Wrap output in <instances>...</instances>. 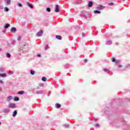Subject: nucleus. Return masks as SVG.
I'll return each instance as SVG.
<instances>
[{
	"label": "nucleus",
	"instance_id": "7ed1b4c3",
	"mask_svg": "<svg viewBox=\"0 0 130 130\" xmlns=\"http://www.w3.org/2000/svg\"><path fill=\"white\" fill-rule=\"evenodd\" d=\"M105 7H104L102 5H99L97 8V10H99V11H101V10H103Z\"/></svg>",
	"mask_w": 130,
	"mask_h": 130
},
{
	"label": "nucleus",
	"instance_id": "4468645a",
	"mask_svg": "<svg viewBox=\"0 0 130 130\" xmlns=\"http://www.w3.org/2000/svg\"><path fill=\"white\" fill-rule=\"evenodd\" d=\"M5 72V69L3 67H0V73H4Z\"/></svg>",
	"mask_w": 130,
	"mask_h": 130
},
{
	"label": "nucleus",
	"instance_id": "dca6fc26",
	"mask_svg": "<svg viewBox=\"0 0 130 130\" xmlns=\"http://www.w3.org/2000/svg\"><path fill=\"white\" fill-rule=\"evenodd\" d=\"M56 38L58 40H61V36H56Z\"/></svg>",
	"mask_w": 130,
	"mask_h": 130
},
{
	"label": "nucleus",
	"instance_id": "1a4fd4ad",
	"mask_svg": "<svg viewBox=\"0 0 130 130\" xmlns=\"http://www.w3.org/2000/svg\"><path fill=\"white\" fill-rule=\"evenodd\" d=\"M92 6H93V2H92V1H90L89 3H88V7L89 8H91L92 7Z\"/></svg>",
	"mask_w": 130,
	"mask_h": 130
},
{
	"label": "nucleus",
	"instance_id": "423d86ee",
	"mask_svg": "<svg viewBox=\"0 0 130 130\" xmlns=\"http://www.w3.org/2000/svg\"><path fill=\"white\" fill-rule=\"evenodd\" d=\"M13 100V96H9L7 99L6 101H7V102H10V101H11V100Z\"/></svg>",
	"mask_w": 130,
	"mask_h": 130
},
{
	"label": "nucleus",
	"instance_id": "3c124183",
	"mask_svg": "<svg viewBox=\"0 0 130 130\" xmlns=\"http://www.w3.org/2000/svg\"><path fill=\"white\" fill-rule=\"evenodd\" d=\"M123 1H124V0H123Z\"/></svg>",
	"mask_w": 130,
	"mask_h": 130
},
{
	"label": "nucleus",
	"instance_id": "ea45409f",
	"mask_svg": "<svg viewBox=\"0 0 130 130\" xmlns=\"http://www.w3.org/2000/svg\"><path fill=\"white\" fill-rule=\"evenodd\" d=\"M3 91V89L2 87H0V92H2Z\"/></svg>",
	"mask_w": 130,
	"mask_h": 130
},
{
	"label": "nucleus",
	"instance_id": "2f4dec72",
	"mask_svg": "<svg viewBox=\"0 0 130 130\" xmlns=\"http://www.w3.org/2000/svg\"><path fill=\"white\" fill-rule=\"evenodd\" d=\"M114 4L113 3H110L108 4L109 6H113Z\"/></svg>",
	"mask_w": 130,
	"mask_h": 130
},
{
	"label": "nucleus",
	"instance_id": "09e8293b",
	"mask_svg": "<svg viewBox=\"0 0 130 130\" xmlns=\"http://www.w3.org/2000/svg\"><path fill=\"white\" fill-rule=\"evenodd\" d=\"M2 50H3V49H2L1 48H0V51H2Z\"/></svg>",
	"mask_w": 130,
	"mask_h": 130
},
{
	"label": "nucleus",
	"instance_id": "f8f14e48",
	"mask_svg": "<svg viewBox=\"0 0 130 130\" xmlns=\"http://www.w3.org/2000/svg\"><path fill=\"white\" fill-rule=\"evenodd\" d=\"M11 26V25L9 23H7L5 26V29H8V28H9V27H10Z\"/></svg>",
	"mask_w": 130,
	"mask_h": 130
},
{
	"label": "nucleus",
	"instance_id": "9d476101",
	"mask_svg": "<svg viewBox=\"0 0 130 130\" xmlns=\"http://www.w3.org/2000/svg\"><path fill=\"white\" fill-rule=\"evenodd\" d=\"M36 94H42L43 93V91L42 90H38L36 92Z\"/></svg>",
	"mask_w": 130,
	"mask_h": 130
},
{
	"label": "nucleus",
	"instance_id": "39448f33",
	"mask_svg": "<svg viewBox=\"0 0 130 130\" xmlns=\"http://www.w3.org/2000/svg\"><path fill=\"white\" fill-rule=\"evenodd\" d=\"M10 31L11 33H15V32L17 31V28H16V27H12L11 28Z\"/></svg>",
	"mask_w": 130,
	"mask_h": 130
},
{
	"label": "nucleus",
	"instance_id": "6e6552de",
	"mask_svg": "<svg viewBox=\"0 0 130 130\" xmlns=\"http://www.w3.org/2000/svg\"><path fill=\"white\" fill-rule=\"evenodd\" d=\"M27 5L28 7L30 8V9H33V5H32V4H30L29 2H27Z\"/></svg>",
	"mask_w": 130,
	"mask_h": 130
},
{
	"label": "nucleus",
	"instance_id": "a18cd8bd",
	"mask_svg": "<svg viewBox=\"0 0 130 130\" xmlns=\"http://www.w3.org/2000/svg\"><path fill=\"white\" fill-rule=\"evenodd\" d=\"M118 68H121V65H119Z\"/></svg>",
	"mask_w": 130,
	"mask_h": 130
},
{
	"label": "nucleus",
	"instance_id": "6ab92c4d",
	"mask_svg": "<svg viewBox=\"0 0 130 130\" xmlns=\"http://www.w3.org/2000/svg\"><path fill=\"white\" fill-rule=\"evenodd\" d=\"M93 13H94V14H100V13H101L100 11H98V10H95V11H93Z\"/></svg>",
	"mask_w": 130,
	"mask_h": 130
},
{
	"label": "nucleus",
	"instance_id": "49530a36",
	"mask_svg": "<svg viewBox=\"0 0 130 130\" xmlns=\"http://www.w3.org/2000/svg\"><path fill=\"white\" fill-rule=\"evenodd\" d=\"M116 45H118V43H115Z\"/></svg>",
	"mask_w": 130,
	"mask_h": 130
},
{
	"label": "nucleus",
	"instance_id": "c85d7f7f",
	"mask_svg": "<svg viewBox=\"0 0 130 130\" xmlns=\"http://www.w3.org/2000/svg\"><path fill=\"white\" fill-rule=\"evenodd\" d=\"M116 61V60L115 59V58H112V61L113 62H115Z\"/></svg>",
	"mask_w": 130,
	"mask_h": 130
},
{
	"label": "nucleus",
	"instance_id": "72a5a7b5",
	"mask_svg": "<svg viewBox=\"0 0 130 130\" xmlns=\"http://www.w3.org/2000/svg\"><path fill=\"white\" fill-rule=\"evenodd\" d=\"M95 127H99L100 125H99V124H95Z\"/></svg>",
	"mask_w": 130,
	"mask_h": 130
},
{
	"label": "nucleus",
	"instance_id": "5701e85b",
	"mask_svg": "<svg viewBox=\"0 0 130 130\" xmlns=\"http://www.w3.org/2000/svg\"><path fill=\"white\" fill-rule=\"evenodd\" d=\"M46 78H45V77L42 78V80H43V82H46Z\"/></svg>",
	"mask_w": 130,
	"mask_h": 130
},
{
	"label": "nucleus",
	"instance_id": "393cba45",
	"mask_svg": "<svg viewBox=\"0 0 130 130\" xmlns=\"http://www.w3.org/2000/svg\"><path fill=\"white\" fill-rule=\"evenodd\" d=\"M17 5L18 7H22V4L20 3H17Z\"/></svg>",
	"mask_w": 130,
	"mask_h": 130
},
{
	"label": "nucleus",
	"instance_id": "4be33fe9",
	"mask_svg": "<svg viewBox=\"0 0 130 130\" xmlns=\"http://www.w3.org/2000/svg\"><path fill=\"white\" fill-rule=\"evenodd\" d=\"M20 100V99L18 97H15L14 98V101H19Z\"/></svg>",
	"mask_w": 130,
	"mask_h": 130
},
{
	"label": "nucleus",
	"instance_id": "473e14b6",
	"mask_svg": "<svg viewBox=\"0 0 130 130\" xmlns=\"http://www.w3.org/2000/svg\"><path fill=\"white\" fill-rule=\"evenodd\" d=\"M21 38H22V37L19 36V37H18L17 40H18L19 41H20V40H21Z\"/></svg>",
	"mask_w": 130,
	"mask_h": 130
},
{
	"label": "nucleus",
	"instance_id": "f257e3e1",
	"mask_svg": "<svg viewBox=\"0 0 130 130\" xmlns=\"http://www.w3.org/2000/svg\"><path fill=\"white\" fill-rule=\"evenodd\" d=\"M9 108H16V104L10 103L9 104Z\"/></svg>",
	"mask_w": 130,
	"mask_h": 130
},
{
	"label": "nucleus",
	"instance_id": "c03bdc74",
	"mask_svg": "<svg viewBox=\"0 0 130 130\" xmlns=\"http://www.w3.org/2000/svg\"><path fill=\"white\" fill-rule=\"evenodd\" d=\"M0 83H1V84H3V81L0 80Z\"/></svg>",
	"mask_w": 130,
	"mask_h": 130
},
{
	"label": "nucleus",
	"instance_id": "ddd939ff",
	"mask_svg": "<svg viewBox=\"0 0 130 130\" xmlns=\"http://www.w3.org/2000/svg\"><path fill=\"white\" fill-rule=\"evenodd\" d=\"M61 105H60V104H55V107L56 108H60Z\"/></svg>",
	"mask_w": 130,
	"mask_h": 130
},
{
	"label": "nucleus",
	"instance_id": "f3484780",
	"mask_svg": "<svg viewBox=\"0 0 130 130\" xmlns=\"http://www.w3.org/2000/svg\"><path fill=\"white\" fill-rule=\"evenodd\" d=\"M25 93L24 91H20L18 92V94H19L20 95H23Z\"/></svg>",
	"mask_w": 130,
	"mask_h": 130
},
{
	"label": "nucleus",
	"instance_id": "a878e982",
	"mask_svg": "<svg viewBox=\"0 0 130 130\" xmlns=\"http://www.w3.org/2000/svg\"><path fill=\"white\" fill-rule=\"evenodd\" d=\"M4 10L5 12H9V8H8L7 7H5Z\"/></svg>",
	"mask_w": 130,
	"mask_h": 130
},
{
	"label": "nucleus",
	"instance_id": "412c9836",
	"mask_svg": "<svg viewBox=\"0 0 130 130\" xmlns=\"http://www.w3.org/2000/svg\"><path fill=\"white\" fill-rule=\"evenodd\" d=\"M104 71L106 73H109V70L107 68H104Z\"/></svg>",
	"mask_w": 130,
	"mask_h": 130
},
{
	"label": "nucleus",
	"instance_id": "c9c22d12",
	"mask_svg": "<svg viewBox=\"0 0 130 130\" xmlns=\"http://www.w3.org/2000/svg\"><path fill=\"white\" fill-rule=\"evenodd\" d=\"M47 47H48V45H47L45 47V50H47Z\"/></svg>",
	"mask_w": 130,
	"mask_h": 130
},
{
	"label": "nucleus",
	"instance_id": "a211bd4d",
	"mask_svg": "<svg viewBox=\"0 0 130 130\" xmlns=\"http://www.w3.org/2000/svg\"><path fill=\"white\" fill-rule=\"evenodd\" d=\"M7 5H11V0H5Z\"/></svg>",
	"mask_w": 130,
	"mask_h": 130
},
{
	"label": "nucleus",
	"instance_id": "de8ad7c7",
	"mask_svg": "<svg viewBox=\"0 0 130 130\" xmlns=\"http://www.w3.org/2000/svg\"><path fill=\"white\" fill-rule=\"evenodd\" d=\"M84 34H82V36H83V37H84Z\"/></svg>",
	"mask_w": 130,
	"mask_h": 130
},
{
	"label": "nucleus",
	"instance_id": "a19ab883",
	"mask_svg": "<svg viewBox=\"0 0 130 130\" xmlns=\"http://www.w3.org/2000/svg\"><path fill=\"white\" fill-rule=\"evenodd\" d=\"M38 56L39 57H41V54H38Z\"/></svg>",
	"mask_w": 130,
	"mask_h": 130
},
{
	"label": "nucleus",
	"instance_id": "79ce46f5",
	"mask_svg": "<svg viewBox=\"0 0 130 130\" xmlns=\"http://www.w3.org/2000/svg\"><path fill=\"white\" fill-rule=\"evenodd\" d=\"M50 94H51V92L50 91H49V94H48V96H49V95H50Z\"/></svg>",
	"mask_w": 130,
	"mask_h": 130
},
{
	"label": "nucleus",
	"instance_id": "58836bf2",
	"mask_svg": "<svg viewBox=\"0 0 130 130\" xmlns=\"http://www.w3.org/2000/svg\"><path fill=\"white\" fill-rule=\"evenodd\" d=\"M40 87H43V83H41L39 85Z\"/></svg>",
	"mask_w": 130,
	"mask_h": 130
},
{
	"label": "nucleus",
	"instance_id": "9b49d317",
	"mask_svg": "<svg viewBox=\"0 0 130 130\" xmlns=\"http://www.w3.org/2000/svg\"><path fill=\"white\" fill-rule=\"evenodd\" d=\"M0 77H2V78H6V77H7V74L6 73L0 74Z\"/></svg>",
	"mask_w": 130,
	"mask_h": 130
},
{
	"label": "nucleus",
	"instance_id": "b1692460",
	"mask_svg": "<svg viewBox=\"0 0 130 130\" xmlns=\"http://www.w3.org/2000/svg\"><path fill=\"white\" fill-rule=\"evenodd\" d=\"M30 74H31V75H35V71H34L33 70H31Z\"/></svg>",
	"mask_w": 130,
	"mask_h": 130
},
{
	"label": "nucleus",
	"instance_id": "bb28decb",
	"mask_svg": "<svg viewBox=\"0 0 130 130\" xmlns=\"http://www.w3.org/2000/svg\"><path fill=\"white\" fill-rule=\"evenodd\" d=\"M6 55H7V57H8L9 58L11 57V54L10 53H7Z\"/></svg>",
	"mask_w": 130,
	"mask_h": 130
},
{
	"label": "nucleus",
	"instance_id": "f03ea898",
	"mask_svg": "<svg viewBox=\"0 0 130 130\" xmlns=\"http://www.w3.org/2000/svg\"><path fill=\"white\" fill-rule=\"evenodd\" d=\"M55 13H58L59 12V6L56 5L55 8Z\"/></svg>",
	"mask_w": 130,
	"mask_h": 130
},
{
	"label": "nucleus",
	"instance_id": "7c9ffc66",
	"mask_svg": "<svg viewBox=\"0 0 130 130\" xmlns=\"http://www.w3.org/2000/svg\"><path fill=\"white\" fill-rule=\"evenodd\" d=\"M9 75H13V74H14V72H13V71H9Z\"/></svg>",
	"mask_w": 130,
	"mask_h": 130
},
{
	"label": "nucleus",
	"instance_id": "cd10ccee",
	"mask_svg": "<svg viewBox=\"0 0 130 130\" xmlns=\"http://www.w3.org/2000/svg\"><path fill=\"white\" fill-rule=\"evenodd\" d=\"M64 127H69L70 125L69 124H65L63 125Z\"/></svg>",
	"mask_w": 130,
	"mask_h": 130
},
{
	"label": "nucleus",
	"instance_id": "f704fd0d",
	"mask_svg": "<svg viewBox=\"0 0 130 130\" xmlns=\"http://www.w3.org/2000/svg\"><path fill=\"white\" fill-rule=\"evenodd\" d=\"M47 12H50V8H47L46 9Z\"/></svg>",
	"mask_w": 130,
	"mask_h": 130
},
{
	"label": "nucleus",
	"instance_id": "0eeeda50",
	"mask_svg": "<svg viewBox=\"0 0 130 130\" xmlns=\"http://www.w3.org/2000/svg\"><path fill=\"white\" fill-rule=\"evenodd\" d=\"M3 112L4 113H9V112H10V109H4L3 110Z\"/></svg>",
	"mask_w": 130,
	"mask_h": 130
},
{
	"label": "nucleus",
	"instance_id": "2eb2a0df",
	"mask_svg": "<svg viewBox=\"0 0 130 130\" xmlns=\"http://www.w3.org/2000/svg\"><path fill=\"white\" fill-rule=\"evenodd\" d=\"M17 112L16 110L14 111L13 113V117H15V116H16V115H17Z\"/></svg>",
	"mask_w": 130,
	"mask_h": 130
},
{
	"label": "nucleus",
	"instance_id": "37998d69",
	"mask_svg": "<svg viewBox=\"0 0 130 130\" xmlns=\"http://www.w3.org/2000/svg\"><path fill=\"white\" fill-rule=\"evenodd\" d=\"M87 59H85L84 60V62H87Z\"/></svg>",
	"mask_w": 130,
	"mask_h": 130
},
{
	"label": "nucleus",
	"instance_id": "20e7f679",
	"mask_svg": "<svg viewBox=\"0 0 130 130\" xmlns=\"http://www.w3.org/2000/svg\"><path fill=\"white\" fill-rule=\"evenodd\" d=\"M42 34H43V31L40 30L37 34V36H38V37L42 36Z\"/></svg>",
	"mask_w": 130,
	"mask_h": 130
},
{
	"label": "nucleus",
	"instance_id": "aec40b11",
	"mask_svg": "<svg viewBox=\"0 0 130 130\" xmlns=\"http://www.w3.org/2000/svg\"><path fill=\"white\" fill-rule=\"evenodd\" d=\"M112 43L111 42V41H109L106 42V45H110Z\"/></svg>",
	"mask_w": 130,
	"mask_h": 130
},
{
	"label": "nucleus",
	"instance_id": "e433bc0d",
	"mask_svg": "<svg viewBox=\"0 0 130 130\" xmlns=\"http://www.w3.org/2000/svg\"><path fill=\"white\" fill-rule=\"evenodd\" d=\"M15 43H16V42L13 40V41H12L11 42V44H14Z\"/></svg>",
	"mask_w": 130,
	"mask_h": 130
},
{
	"label": "nucleus",
	"instance_id": "8fccbe9b",
	"mask_svg": "<svg viewBox=\"0 0 130 130\" xmlns=\"http://www.w3.org/2000/svg\"><path fill=\"white\" fill-rule=\"evenodd\" d=\"M2 125V122H0V125Z\"/></svg>",
	"mask_w": 130,
	"mask_h": 130
},
{
	"label": "nucleus",
	"instance_id": "4c0bfd02",
	"mask_svg": "<svg viewBox=\"0 0 130 130\" xmlns=\"http://www.w3.org/2000/svg\"><path fill=\"white\" fill-rule=\"evenodd\" d=\"M3 9H4V7H3L2 5H0V10H3Z\"/></svg>",
	"mask_w": 130,
	"mask_h": 130
},
{
	"label": "nucleus",
	"instance_id": "c756f323",
	"mask_svg": "<svg viewBox=\"0 0 130 130\" xmlns=\"http://www.w3.org/2000/svg\"><path fill=\"white\" fill-rule=\"evenodd\" d=\"M115 62L116 64H118L119 63H120V62L119 61V60H116Z\"/></svg>",
	"mask_w": 130,
	"mask_h": 130
}]
</instances>
